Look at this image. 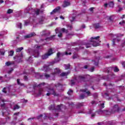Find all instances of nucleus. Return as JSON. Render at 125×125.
Segmentation results:
<instances>
[{
    "mask_svg": "<svg viewBox=\"0 0 125 125\" xmlns=\"http://www.w3.org/2000/svg\"><path fill=\"white\" fill-rule=\"evenodd\" d=\"M42 22H43V20H41L39 21V22L40 24H42Z\"/></svg>",
    "mask_w": 125,
    "mask_h": 125,
    "instance_id": "680f3d73",
    "label": "nucleus"
},
{
    "mask_svg": "<svg viewBox=\"0 0 125 125\" xmlns=\"http://www.w3.org/2000/svg\"><path fill=\"white\" fill-rule=\"evenodd\" d=\"M63 107V105H58V106L57 107V108L55 109V107L54 106V104H51V105H50V106L49 107V109L50 110H57V111H61V110L62 109V108Z\"/></svg>",
    "mask_w": 125,
    "mask_h": 125,
    "instance_id": "39448f33",
    "label": "nucleus"
},
{
    "mask_svg": "<svg viewBox=\"0 0 125 125\" xmlns=\"http://www.w3.org/2000/svg\"><path fill=\"white\" fill-rule=\"evenodd\" d=\"M93 9H94V8L92 7V8H90L89 9V10H90V11H92V10H93Z\"/></svg>",
    "mask_w": 125,
    "mask_h": 125,
    "instance_id": "69168bd1",
    "label": "nucleus"
},
{
    "mask_svg": "<svg viewBox=\"0 0 125 125\" xmlns=\"http://www.w3.org/2000/svg\"><path fill=\"white\" fill-rule=\"evenodd\" d=\"M60 55H61V53L60 52H58L57 54V56L58 59L60 57Z\"/></svg>",
    "mask_w": 125,
    "mask_h": 125,
    "instance_id": "79ce46f5",
    "label": "nucleus"
},
{
    "mask_svg": "<svg viewBox=\"0 0 125 125\" xmlns=\"http://www.w3.org/2000/svg\"><path fill=\"white\" fill-rule=\"evenodd\" d=\"M75 17L70 18V20L71 22H73L75 21Z\"/></svg>",
    "mask_w": 125,
    "mask_h": 125,
    "instance_id": "e433bc0d",
    "label": "nucleus"
},
{
    "mask_svg": "<svg viewBox=\"0 0 125 125\" xmlns=\"http://www.w3.org/2000/svg\"><path fill=\"white\" fill-rule=\"evenodd\" d=\"M98 125H103V123L102 122L98 123Z\"/></svg>",
    "mask_w": 125,
    "mask_h": 125,
    "instance_id": "e2e57ef3",
    "label": "nucleus"
},
{
    "mask_svg": "<svg viewBox=\"0 0 125 125\" xmlns=\"http://www.w3.org/2000/svg\"><path fill=\"white\" fill-rule=\"evenodd\" d=\"M78 105L79 106V107H81L82 106H83V104L80 103V104H79Z\"/></svg>",
    "mask_w": 125,
    "mask_h": 125,
    "instance_id": "864d4df0",
    "label": "nucleus"
},
{
    "mask_svg": "<svg viewBox=\"0 0 125 125\" xmlns=\"http://www.w3.org/2000/svg\"><path fill=\"white\" fill-rule=\"evenodd\" d=\"M114 1H110L109 3H108V5L109 6V7H114Z\"/></svg>",
    "mask_w": 125,
    "mask_h": 125,
    "instance_id": "5701e85b",
    "label": "nucleus"
},
{
    "mask_svg": "<svg viewBox=\"0 0 125 125\" xmlns=\"http://www.w3.org/2000/svg\"><path fill=\"white\" fill-rule=\"evenodd\" d=\"M93 96H94V98H97L98 95H97V94L95 93L93 94Z\"/></svg>",
    "mask_w": 125,
    "mask_h": 125,
    "instance_id": "8fccbe9b",
    "label": "nucleus"
},
{
    "mask_svg": "<svg viewBox=\"0 0 125 125\" xmlns=\"http://www.w3.org/2000/svg\"><path fill=\"white\" fill-rule=\"evenodd\" d=\"M104 6L105 8H106V7L108 6V3H105L104 4Z\"/></svg>",
    "mask_w": 125,
    "mask_h": 125,
    "instance_id": "bf43d9fd",
    "label": "nucleus"
},
{
    "mask_svg": "<svg viewBox=\"0 0 125 125\" xmlns=\"http://www.w3.org/2000/svg\"><path fill=\"white\" fill-rule=\"evenodd\" d=\"M55 52V49L54 48H50L49 49L48 52L44 55H43L42 57V59L45 60L48 58L49 56H50L52 54H53Z\"/></svg>",
    "mask_w": 125,
    "mask_h": 125,
    "instance_id": "7ed1b4c3",
    "label": "nucleus"
},
{
    "mask_svg": "<svg viewBox=\"0 0 125 125\" xmlns=\"http://www.w3.org/2000/svg\"><path fill=\"white\" fill-rule=\"evenodd\" d=\"M100 106L102 108H104L105 106H104V103H103V104H101Z\"/></svg>",
    "mask_w": 125,
    "mask_h": 125,
    "instance_id": "58836bf2",
    "label": "nucleus"
},
{
    "mask_svg": "<svg viewBox=\"0 0 125 125\" xmlns=\"http://www.w3.org/2000/svg\"><path fill=\"white\" fill-rule=\"evenodd\" d=\"M64 54H65V55H71V54H72V53H71V52L68 53L67 52H65L64 53Z\"/></svg>",
    "mask_w": 125,
    "mask_h": 125,
    "instance_id": "c03bdc74",
    "label": "nucleus"
},
{
    "mask_svg": "<svg viewBox=\"0 0 125 125\" xmlns=\"http://www.w3.org/2000/svg\"><path fill=\"white\" fill-rule=\"evenodd\" d=\"M13 64H14V62H8L5 63V65H6V66H10V65H13Z\"/></svg>",
    "mask_w": 125,
    "mask_h": 125,
    "instance_id": "412c9836",
    "label": "nucleus"
},
{
    "mask_svg": "<svg viewBox=\"0 0 125 125\" xmlns=\"http://www.w3.org/2000/svg\"><path fill=\"white\" fill-rule=\"evenodd\" d=\"M82 27L83 29H84V28H85V25L83 24L82 26Z\"/></svg>",
    "mask_w": 125,
    "mask_h": 125,
    "instance_id": "0e129e2a",
    "label": "nucleus"
},
{
    "mask_svg": "<svg viewBox=\"0 0 125 125\" xmlns=\"http://www.w3.org/2000/svg\"><path fill=\"white\" fill-rule=\"evenodd\" d=\"M42 92H43V89H42V88L39 89L38 95H41V94H42Z\"/></svg>",
    "mask_w": 125,
    "mask_h": 125,
    "instance_id": "a878e982",
    "label": "nucleus"
},
{
    "mask_svg": "<svg viewBox=\"0 0 125 125\" xmlns=\"http://www.w3.org/2000/svg\"><path fill=\"white\" fill-rule=\"evenodd\" d=\"M19 108H20V106H19V105H16L14 106L15 110L18 109H19Z\"/></svg>",
    "mask_w": 125,
    "mask_h": 125,
    "instance_id": "c9c22d12",
    "label": "nucleus"
},
{
    "mask_svg": "<svg viewBox=\"0 0 125 125\" xmlns=\"http://www.w3.org/2000/svg\"><path fill=\"white\" fill-rule=\"evenodd\" d=\"M42 85H44V83H41L38 85V86H42Z\"/></svg>",
    "mask_w": 125,
    "mask_h": 125,
    "instance_id": "603ef678",
    "label": "nucleus"
},
{
    "mask_svg": "<svg viewBox=\"0 0 125 125\" xmlns=\"http://www.w3.org/2000/svg\"><path fill=\"white\" fill-rule=\"evenodd\" d=\"M93 62H94V65L97 66L98 65V62H99V59L98 58H97L94 61H93Z\"/></svg>",
    "mask_w": 125,
    "mask_h": 125,
    "instance_id": "6ab92c4d",
    "label": "nucleus"
},
{
    "mask_svg": "<svg viewBox=\"0 0 125 125\" xmlns=\"http://www.w3.org/2000/svg\"><path fill=\"white\" fill-rule=\"evenodd\" d=\"M23 47H20L17 49H16V52H21V50H23Z\"/></svg>",
    "mask_w": 125,
    "mask_h": 125,
    "instance_id": "b1692460",
    "label": "nucleus"
},
{
    "mask_svg": "<svg viewBox=\"0 0 125 125\" xmlns=\"http://www.w3.org/2000/svg\"><path fill=\"white\" fill-rule=\"evenodd\" d=\"M117 7H118L119 8V9L118 10L119 12H120L122 11V10H123V8H121V5H118Z\"/></svg>",
    "mask_w": 125,
    "mask_h": 125,
    "instance_id": "f704fd0d",
    "label": "nucleus"
},
{
    "mask_svg": "<svg viewBox=\"0 0 125 125\" xmlns=\"http://www.w3.org/2000/svg\"><path fill=\"white\" fill-rule=\"evenodd\" d=\"M98 113V114H104L106 116H109V115H111V114H113V113H112V110L110 111L107 110H102L101 109H99Z\"/></svg>",
    "mask_w": 125,
    "mask_h": 125,
    "instance_id": "423d86ee",
    "label": "nucleus"
},
{
    "mask_svg": "<svg viewBox=\"0 0 125 125\" xmlns=\"http://www.w3.org/2000/svg\"><path fill=\"white\" fill-rule=\"evenodd\" d=\"M2 92H4V93H6V91L5 90V88H4L2 90Z\"/></svg>",
    "mask_w": 125,
    "mask_h": 125,
    "instance_id": "13d9d810",
    "label": "nucleus"
},
{
    "mask_svg": "<svg viewBox=\"0 0 125 125\" xmlns=\"http://www.w3.org/2000/svg\"><path fill=\"white\" fill-rule=\"evenodd\" d=\"M64 67H65V70H68L70 69V64L68 63L67 64H64Z\"/></svg>",
    "mask_w": 125,
    "mask_h": 125,
    "instance_id": "393cba45",
    "label": "nucleus"
},
{
    "mask_svg": "<svg viewBox=\"0 0 125 125\" xmlns=\"http://www.w3.org/2000/svg\"><path fill=\"white\" fill-rule=\"evenodd\" d=\"M35 48H36V49L33 51V56L34 57H39L40 54L39 53V49L40 48V46H38V45H36Z\"/></svg>",
    "mask_w": 125,
    "mask_h": 125,
    "instance_id": "6e6552de",
    "label": "nucleus"
},
{
    "mask_svg": "<svg viewBox=\"0 0 125 125\" xmlns=\"http://www.w3.org/2000/svg\"><path fill=\"white\" fill-rule=\"evenodd\" d=\"M78 56L77 54H74L72 57L73 59H76V58H78Z\"/></svg>",
    "mask_w": 125,
    "mask_h": 125,
    "instance_id": "72a5a7b5",
    "label": "nucleus"
},
{
    "mask_svg": "<svg viewBox=\"0 0 125 125\" xmlns=\"http://www.w3.org/2000/svg\"><path fill=\"white\" fill-rule=\"evenodd\" d=\"M70 4H71V3H70L69 1H68L65 0L63 2V4H62V7H67V6H69Z\"/></svg>",
    "mask_w": 125,
    "mask_h": 125,
    "instance_id": "f8f14e48",
    "label": "nucleus"
},
{
    "mask_svg": "<svg viewBox=\"0 0 125 125\" xmlns=\"http://www.w3.org/2000/svg\"><path fill=\"white\" fill-rule=\"evenodd\" d=\"M72 93H73V90H72L71 89H70L67 92V94H68V95H72Z\"/></svg>",
    "mask_w": 125,
    "mask_h": 125,
    "instance_id": "2f4dec72",
    "label": "nucleus"
},
{
    "mask_svg": "<svg viewBox=\"0 0 125 125\" xmlns=\"http://www.w3.org/2000/svg\"><path fill=\"white\" fill-rule=\"evenodd\" d=\"M23 56L22 55H20V56H17L14 57V59H17V61L18 62H20V60L22 59Z\"/></svg>",
    "mask_w": 125,
    "mask_h": 125,
    "instance_id": "4468645a",
    "label": "nucleus"
},
{
    "mask_svg": "<svg viewBox=\"0 0 125 125\" xmlns=\"http://www.w3.org/2000/svg\"><path fill=\"white\" fill-rule=\"evenodd\" d=\"M112 42H113V45H115V39H113Z\"/></svg>",
    "mask_w": 125,
    "mask_h": 125,
    "instance_id": "338daca9",
    "label": "nucleus"
},
{
    "mask_svg": "<svg viewBox=\"0 0 125 125\" xmlns=\"http://www.w3.org/2000/svg\"><path fill=\"white\" fill-rule=\"evenodd\" d=\"M13 71V69L11 68V69L8 71V74H11Z\"/></svg>",
    "mask_w": 125,
    "mask_h": 125,
    "instance_id": "37998d69",
    "label": "nucleus"
},
{
    "mask_svg": "<svg viewBox=\"0 0 125 125\" xmlns=\"http://www.w3.org/2000/svg\"><path fill=\"white\" fill-rule=\"evenodd\" d=\"M114 72H119V68L117 67H115L114 69Z\"/></svg>",
    "mask_w": 125,
    "mask_h": 125,
    "instance_id": "ea45409f",
    "label": "nucleus"
},
{
    "mask_svg": "<svg viewBox=\"0 0 125 125\" xmlns=\"http://www.w3.org/2000/svg\"><path fill=\"white\" fill-rule=\"evenodd\" d=\"M60 6L57 7L55 9H54L52 12L50 13L51 15H52V14H54V13H56V12H58L59 10L61 9Z\"/></svg>",
    "mask_w": 125,
    "mask_h": 125,
    "instance_id": "9b49d317",
    "label": "nucleus"
},
{
    "mask_svg": "<svg viewBox=\"0 0 125 125\" xmlns=\"http://www.w3.org/2000/svg\"><path fill=\"white\" fill-rule=\"evenodd\" d=\"M36 77L38 78H42V79H44L45 78L46 79H48L50 78V75L45 73L43 75H40V73H37Z\"/></svg>",
    "mask_w": 125,
    "mask_h": 125,
    "instance_id": "0eeeda50",
    "label": "nucleus"
},
{
    "mask_svg": "<svg viewBox=\"0 0 125 125\" xmlns=\"http://www.w3.org/2000/svg\"><path fill=\"white\" fill-rule=\"evenodd\" d=\"M61 31H62V33H65L66 34H67V33H68V32H69L68 29H66L64 28H62L61 29Z\"/></svg>",
    "mask_w": 125,
    "mask_h": 125,
    "instance_id": "4be33fe9",
    "label": "nucleus"
},
{
    "mask_svg": "<svg viewBox=\"0 0 125 125\" xmlns=\"http://www.w3.org/2000/svg\"><path fill=\"white\" fill-rule=\"evenodd\" d=\"M28 61L30 62V63H33V61L32 60V57H30L29 59H28Z\"/></svg>",
    "mask_w": 125,
    "mask_h": 125,
    "instance_id": "4c0bfd02",
    "label": "nucleus"
},
{
    "mask_svg": "<svg viewBox=\"0 0 125 125\" xmlns=\"http://www.w3.org/2000/svg\"><path fill=\"white\" fill-rule=\"evenodd\" d=\"M42 35V36H49L50 35V32L49 31H47V30H43L42 32H41Z\"/></svg>",
    "mask_w": 125,
    "mask_h": 125,
    "instance_id": "ddd939ff",
    "label": "nucleus"
},
{
    "mask_svg": "<svg viewBox=\"0 0 125 125\" xmlns=\"http://www.w3.org/2000/svg\"><path fill=\"white\" fill-rule=\"evenodd\" d=\"M83 68L84 69H87V65H84Z\"/></svg>",
    "mask_w": 125,
    "mask_h": 125,
    "instance_id": "774afa93",
    "label": "nucleus"
},
{
    "mask_svg": "<svg viewBox=\"0 0 125 125\" xmlns=\"http://www.w3.org/2000/svg\"><path fill=\"white\" fill-rule=\"evenodd\" d=\"M106 79H107V77L104 76L102 79H101V80H106Z\"/></svg>",
    "mask_w": 125,
    "mask_h": 125,
    "instance_id": "052dcab7",
    "label": "nucleus"
},
{
    "mask_svg": "<svg viewBox=\"0 0 125 125\" xmlns=\"http://www.w3.org/2000/svg\"><path fill=\"white\" fill-rule=\"evenodd\" d=\"M94 27L95 29H98L100 26L99 25V23H95L94 24Z\"/></svg>",
    "mask_w": 125,
    "mask_h": 125,
    "instance_id": "c85d7f7f",
    "label": "nucleus"
},
{
    "mask_svg": "<svg viewBox=\"0 0 125 125\" xmlns=\"http://www.w3.org/2000/svg\"><path fill=\"white\" fill-rule=\"evenodd\" d=\"M87 91V89L81 90V91H82V92H86V94H87V96H91V93H90V92H89V91Z\"/></svg>",
    "mask_w": 125,
    "mask_h": 125,
    "instance_id": "2eb2a0df",
    "label": "nucleus"
},
{
    "mask_svg": "<svg viewBox=\"0 0 125 125\" xmlns=\"http://www.w3.org/2000/svg\"><path fill=\"white\" fill-rule=\"evenodd\" d=\"M59 30H60V28H56L55 32H56V34H57V32H58V31H59Z\"/></svg>",
    "mask_w": 125,
    "mask_h": 125,
    "instance_id": "49530a36",
    "label": "nucleus"
},
{
    "mask_svg": "<svg viewBox=\"0 0 125 125\" xmlns=\"http://www.w3.org/2000/svg\"><path fill=\"white\" fill-rule=\"evenodd\" d=\"M66 27L68 30H72V28H73V26L70 24H67Z\"/></svg>",
    "mask_w": 125,
    "mask_h": 125,
    "instance_id": "c756f323",
    "label": "nucleus"
},
{
    "mask_svg": "<svg viewBox=\"0 0 125 125\" xmlns=\"http://www.w3.org/2000/svg\"><path fill=\"white\" fill-rule=\"evenodd\" d=\"M69 73L70 72H63L61 74V77H66V76H68V75H69Z\"/></svg>",
    "mask_w": 125,
    "mask_h": 125,
    "instance_id": "a211bd4d",
    "label": "nucleus"
},
{
    "mask_svg": "<svg viewBox=\"0 0 125 125\" xmlns=\"http://www.w3.org/2000/svg\"><path fill=\"white\" fill-rule=\"evenodd\" d=\"M85 97H87V96H85V94H82L80 95V98L81 99H83L84 98H85Z\"/></svg>",
    "mask_w": 125,
    "mask_h": 125,
    "instance_id": "bb28decb",
    "label": "nucleus"
},
{
    "mask_svg": "<svg viewBox=\"0 0 125 125\" xmlns=\"http://www.w3.org/2000/svg\"><path fill=\"white\" fill-rule=\"evenodd\" d=\"M14 53V51H11L9 53V56H13V54Z\"/></svg>",
    "mask_w": 125,
    "mask_h": 125,
    "instance_id": "7c9ffc66",
    "label": "nucleus"
},
{
    "mask_svg": "<svg viewBox=\"0 0 125 125\" xmlns=\"http://www.w3.org/2000/svg\"><path fill=\"white\" fill-rule=\"evenodd\" d=\"M58 37H59V38H62V33H59L58 35Z\"/></svg>",
    "mask_w": 125,
    "mask_h": 125,
    "instance_id": "09e8293b",
    "label": "nucleus"
},
{
    "mask_svg": "<svg viewBox=\"0 0 125 125\" xmlns=\"http://www.w3.org/2000/svg\"><path fill=\"white\" fill-rule=\"evenodd\" d=\"M124 23H125V21H120V22H119V24H120V25H123V24H124Z\"/></svg>",
    "mask_w": 125,
    "mask_h": 125,
    "instance_id": "6e6d98bb",
    "label": "nucleus"
},
{
    "mask_svg": "<svg viewBox=\"0 0 125 125\" xmlns=\"http://www.w3.org/2000/svg\"><path fill=\"white\" fill-rule=\"evenodd\" d=\"M35 14L36 15H39L40 13H42L43 12V10H41L40 9H38L35 11Z\"/></svg>",
    "mask_w": 125,
    "mask_h": 125,
    "instance_id": "f3484780",
    "label": "nucleus"
},
{
    "mask_svg": "<svg viewBox=\"0 0 125 125\" xmlns=\"http://www.w3.org/2000/svg\"><path fill=\"white\" fill-rule=\"evenodd\" d=\"M86 78V76L85 75H80L73 80L71 81V85H74L77 83H82V82H84V80H85Z\"/></svg>",
    "mask_w": 125,
    "mask_h": 125,
    "instance_id": "f03ea898",
    "label": "nucleus"
},
{
    "mask_svg": "<svg viewBox=\"0 0 125 125\" xmlns=\"http://www.w3.org/2000/svg\"><path fill=\"white\" fill-rule=\"evenodd\" d=\"M35 36H36V33H35V32H32L29 34L24 36V39H30V38L35 37Z\"/></svg>",
    "mask_w": 125,
    "mask_h": 125,
    "instance_id": "9d476101",
    "label": "nucleus"
},
{
    "mask_svg": "<svg viewBox=\"0 0 125 125\" xmlns=\"http://www.w3.org/2000/svg\"><path fill=\"white\" fill-rule=\"evenodd\" d=\"M23 79H24V81L28 80V77H27V76H24Z\"/></svg>",
    "mask_w": 125,
    "mask_h": 125,
    "instance_id": "de8ad7c7",
    "label": "nucleus"
},
{
    "mask_svg": "<svg viewBox=\"0 0 125 125\" xmlns=\"http://www.w3.org/2000/svg\"><path fill=\"white\" fill-rule=\"evenodd\" d=\"M55 35H53V36H50V37H49V38H47V39H46V40H50V41H54V40H55Z\"/></svg>",
    "mask_w": 125,
    "mask_h": 125,
    "instance_id": "aec40b11",
    "label": "nucleus"
},
{
    "mask_svg": "<svg viewBox=\"0 0 125 125\" xmlns=\"http://www.w3.org/2000/svg\"><path fill=\"white\" fill-rule=\"evenodd\" d=\"M7 13L8 14H10L11 13H13V10L11 9H9L7 11Z\"/></svg>",
    "mask_w": 125,
    "mask_h": 125,
    "instance_id": "cd10ccee",
    "label": "nucleus"
},
{
    "mask_svg": "<svg viewBox=\"0 0 125 125\" xmlns=\"http://www.w3.org/2000/svg\"><path fill=\"white\" fill-rule=\"evenodd\" d=\"M91 103L92 105H95V104H96V102H95L94 101H92Z\"/></svg>",
    "mask_w": 125,
    "mask_h": 125,
    "instance_id": "a18cd8bd",
    "label": "nucleus"
},
{
    "mask_svg": "<svg viewBox=\"0 0 125 125\" xmlns=\"http://www.w3.org/2000/svg\"><path fill=\"white\" fill-rule=\"evenodd\" d=\"M0 53H1V55H4V53H5V51H0Z\"/></svg>",
    "mask_w": 125,
    "mask_h": 125,
    "instance_id": "3c124183",
    "label": "nucleus"
},
{
    "mask_svg": "<svg viewBox=\"0 0 125 125\" xmlns=\"http://www.w3.org/2000/svg\"><path fill=\"white\" fill-rule=\"evenodd\" d=\"M18 84H19L20 85H21V83H20V80L17 79V80Z\"/></svg>",
    "mask_w": 125,
    "mask_h": 125,
    "instance_id": "a19ab883",
    "label": "nucleus"
},
{
    "mask_svg": "<svg viewBox=\"0 0 125 125\" xmlns=\"http://www.w3.org/2000/svg\"><path fill=\"white\" fill-rule=\"evenodd\" d=\"M111 111L113 114H114V113L119 112L120 111V107L118 104H115L111 109Z\"/></svg>",
    "mask_w": 125,
    "mask_h": 125,
    "instance_id": "1a4fd4ad",
    "label": "nucleus"
},
{
    "mask_svg": "<svg viewBox=\"0 0 125 125\" xmlns=\"http://www.w3.org/2000/svg\"><path fill=\"white\" fill-rule=\"evenodd\" d=\"M93 71H94V67H92L90 69V71H91V72H93Z\"/></svg>",
    "mask_w": 125,
    "mask_h": 125,
    "instance_id": "4d7b16f0",
    "label": "nucleus"
},
{
    "mask_svg": "<svg viewBox=\"0 0 125 125\" xmlns=\"http://www.w3.org/2000/svg\"><path fill=\"white\" fill-rule=\"evenodd\" d=\"M42 114H41V115L38 116L37 117V119H40V118H42Z\"/></svg>",
    "mask_w": 125,
    "mask_h": 125,
    "instance_id": "5fc2aeb1",
    "label": "nucleus"
},
{
    "mask_svg": "<svg viewBox=\"0 0 125 125\" xmlns=\"http://www.w3.org/2000/svg\"><path fill=\"white\" fill-rule=\"evenodd\" d=\"M18 28H20V29H22V23H18L17 24Z\"/></svg>",
    "mask_w": 125,
    "mask_h": 125,
    "instance_id": "473e14b6",
    "label": "nucleus"
},
{
    "mask_svg": "<svg viewBox=\"0 0 125 125\" xmlns=\"http://www.w3.org/2000/svg\"><path fill=\"white\" fill-rule=\"evenodd\" d=\"M47 93L46 94L47 96H49L50 95H54V96H58V94L55 92L54 89H48L47 91Z\"/></svg>",
    "mask_w": 125,
    "mask_h": 125,
    "instance_id": "20e7f679",
    "label": "nucleus"
},
{
    "mask_svg": "<svg viewBox=\"0 0 125 125\" xmlns=\"http://www.w3.org/2000/svg\"><path fill=\"white\" fill-rule=\"evenodd\" d=\"M61 73V71L59 68H56L54 70V72L53 75H56V74H60Z\"/></svg>",
    "mask_w": 125,
    "mask_h": 125,
    "instance_id": "dca6fc26",
    "label": "nucleus"
},
{
    "mask_svg": "<svg viewBox=\"0 0 125 125\" xmlns=\"http://www.w3.org/2000/svg\"><path fill=\"white\" fill-rule=\"evenodd\" d=\"M100 38V36H97V37L94 38L92 37L91 38L90 42L84 44L85 46H86V48H88L89 47H91L92 45H93V46H97L99 45L98 39Z\"/></svg>",
    "mask_w": 125,
    "mask_h": 125,
    "instance_id": "f257e3e1",
    "label": "nucleus"
}]
</instances>
